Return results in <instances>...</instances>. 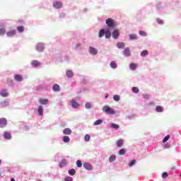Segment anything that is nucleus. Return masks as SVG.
Wrapping results in <instances>:
<instances>
[{
    "mask_svg": "<svg viewBox=\"0 0 181 181\" xmlns=\"http://www.w3.org/2000/svg\"><path fill=\"white\" fill-rule=\"evenodd\" d=\"M103 112H106V114H109L110 115H112L115 114V111H114V109L110 107L108 105H105L103 107Z\"/></svg>",
    "mask_w": 181,
    "mask_h": 181,
    "instance_id": "1",
    "label": "nucleus"
},
{
    "mask_svg": "<svg viewBox=\"0 0 181 181\" xmlns=\"http://www.w3.org/2000/svg\"><path fill=\"white\" fill-rule=\"evenodd\" d=\"M106 24L107 25L108 28H115V26H117V24H115V22L112 18H107L106 20Z\"/></svg>",
    "mask_w": 181,
    "mask_h": 181,
    "instance_id": "2",
    "label": "nucleus"
},
{
    "mask_svg": "<svg viewBox=\"0 0 181 181\" xmlns=\"http://www.w3.org/2000/svg\"><path fill=\"white\" fill-rule=\"evenodd\" d=\"M53 6L56 9H60V8H62V6H63V4L61 1H55L53 4Z\"/></svg>",
    "mask_w": 181,
    "mask_h": 181,
    "instance_id": "3",
    "label": "nucleus"
},
{
    "mask_svg": "<svg viewBox=\"0 0 181 181\" xmlns=\"http://www.w3.org/2000/svg\"><path fill=\"white\" fill-rule=\"evenodd\" d=\"M15 35H16V30H11L6 33L8 37H12V36H15Z\"/></svg>",
    "mask_w": 181,
    "mask_h": 181,
    "instance_id": "4",
    "label": "nucleus"
},
{
    "mask_svg": "<svg viewBox=\"0 0 181 181\" xmlns=\"http://www.w3.org/2000/svg\"><path fill=\"white\" fill-rule=\"evenodd\" d=\"M36 47L38 52H43V50H45V45H43L42 43H38L36 45Z\"/></svg>",
    "mask_w": 181,
    "mask_h": 181,
    "instance_id": "5",
    "label": "nucleus"
},
{
    "mask_svg": "<svg viewBox=\"0 0 181 181\" xmlns=\"http://www.w3.org/2000/svg\"><path fill=\"white\" fill-rule=\"evenodd\" d=\"M89 52L90 53V54L95 55L97 54V53H98V51L97 50V49L93 47H89Z\"/></svg>",
    "mask_w": 181,
    "mask_h": 181,
    "instance_id": "6",
    "label": "nucleus"
},
{
    "mask_svg": "<svg viewBox=\"0 0 181 181\" xmlns=\"http://www.w3.org/2000/svg\"><path fill=\"white\" fill-rule=\"evenodd\" d=\"M83 168L86 169L87 170H93V165L88 163H83Z\"/></svg>",
    "mask_w": 181,
    "mask_h": 181,
    "instance_id": "7",
    "label": "nucleus"
},
{
    "mask_svg": "<svg viewBox=\"0 0 181 181\" xmlns=\"http://www.w3.org/2000/svg\"><path fill=\"white\" fill-rule=\"evenodd\" d=\"M14 79L16 81H23V76L21 74H17L14 76Z\"/></svg>",
    "mask_w": 181,
    "mask_h": 181,
    "instance_id": "8",
    "label": "nucleus"
},
{
    "mask_svg": "<svg viewBox=\"0 0 181 181\" xmlns=\"http://www.w3.org/2000/svg\"><path fill=\"white\" fill-rule=\"evenodd\" d=\"M0 95H1V97H8V95H9V93H8V90H6V89H3L0 92Z\"/></svg>",
    "mask_w": 181,
    "mask_h": 181,
    "instance_id": "9",
    "label": "nucleus"
},
{
    "mask_svg": "<svg viewBox=\"0 0 181 181\" xmlns=\"http://www.w3.org/2000/svg\"><path fill=\"white\" fill-rule=\"evenodd\" d=\"M31 64L33 67H39V66H40V62L37 60H33Z\"/></svg>",
    "mask_w": 181,
    "mask_h": 181,
    "instance_id": "10",
    "label": "nucleus"
},
{
    "mask_svg": "<svg viewBox=\"0 0 181 181\" xmlns=\"http://www.w3.org/2000/svg\"><path fill=\"white\" fill-rule=\"evenodd\" d=\"M71 104L73 108H78V107H80V105L77 102L74 101V100H71Z\"/></svg>",
    "mask_w": 181,
    "mask_h": 181,
    "instance_id": "11",
    "label": "nucleus"
},
{
    "mask_svg": "<svg viewBox=\"0 0 181 181\" xmlns=\"http://www.w3.org/2000/svg\"><path fill=\"white\" fill-rule=\"evenodd\" d=\"M6 125V119L2 118L0 119V127L4 128Z\"/></svg>",
    "mask_w": 181,
    "mask_h": 181,
    "instance_id": "12",
    "label": "nucleus"
},
{
    "mask_svg": "<svg viewBox=\"0 0 181 181\" xmlns=\"http://www.w3.org/2000/svg\"><path fill=\"white\" fill-rule=\"evenodd\" d=\"M119 37V31H118V30H115L112 33V37H113V39H117Z\"/></svg>",
    "mask_w": 181,
    "mask_h": 181,
    "instance_id": "13",
    "label": "nucleus"
},
{
    "mask_svg": "<svg viewBox=\"0 0 181 181\" xmlns=\"http://www.w3.org/2000/svg\"><path fill=\"white\" fill-rule=\"evenodd\" d=\"M117 148H122V145H124V140L123 139H119L116 142Z\"/></svg>",
    "mask_w": 181,
    "mask_h": 181,
    "instance_id": "14",
    "label": "nucleus"
},
{
    "mask_svg": "<svg viewBox=\"0 0 181 181\" xmlns=\"http://www.w3.org/2000/svg\"><path fill=\"white\" fill-rule=\"evenodd\" d=\"M63 134L64 135H71V129L66 128L63 130Z\"/></svg>",
    "mask_w": 181,
    "mask_h": 181,
    "instance_id": "15",
    "label": "nucleus"
},
{
    "mask_svg": "<svg viewBox=\"0 0 181 181\" xmlns=\"http://www.w3.org/2000/svg\"><path fill=\"white\" fill-rule=\"evenodd\" d=\"M52 90H53V91H55V92L60 91V86H59L58 84L55 83L53 86V87H52Z\"/></svg>",
    "mask_w": 181,
    "mask_h": 181,
    "instance_id": "16",
    "label": "nucleus"
},
{
    "mask_svg": "<svg viewBox=\"0 0 181 181\" xmlns=\"http://www.w3.org/2000/svg\"><path fill=\"white\" fill-rule=\"evenodd\" d=\"M124 56H127V57H129V56H131V51L129 50V48H126L124 50Z\"/></svg>",
    "mask_w": 181,
    "mask_h": 181,
    "instance_id": "17",
    "label": "nucleus"
},
{
    "mask_svg": "<svg viewBox=\"0 0 181 181\" xmlns=\"http://www.w3.org/2000/svg\"><path fill=\"white\" fill-rule=\"evenodd\" d=\"M4 139H11V138H12V136L11 135V133L5 132L4 134Z\"/></svg>",
    "mask_w": 181,
    "mask_h": 181,
    "instance_id": "18",
    "label": "nucleus"
},
{
    "mask_svg": "<svg viewBox=\"0 0 181 181\" xmlns=\"http://www.w3.org/2000/svg\"><path fill=\"white\" fill-rule=\"evenodd\" d=\"M129 37L130 40H136L138 39V37L135 34H130Z\"/></svg>",
    "mask_w": 181,
    "mask_h": 181,
    "instance_id": "19",
    "label": "nucleus"
},
{
    "mask_svg": "<svg viewBox=\"0 0 181 181\" xmlns=\"http://www.w3.org/2000/svg\"><path fill=\"white\" fill-rule=\"evenodd\" d=\"M67 165V161L66 160H62L59 163V168H64V166H66Z\"/></svg>",
    "mask_w": 181,
    "mask_h": 181,
    "instance_id": "20",
    "label": "nucleus"
},
{
    "mask_svg": "<svg viewBox=\"0 0 181 181\" xmlns=\"http://www.w3.org/2000/svg\"><path fill=\"white\" fill-rule=\"evenodd\" d=\"M117 47H118V49H124V47H125V43H124V42H118L117 44Z\"/></svg>",
    "mask_w": 181,
    "mask_h": 181,
    "instance_id": "21",
    "label": "nucleus"
},
{
    "mask_svg": "<svg viewBox=\"0 0 181 181\" xmlns=\"http://www.w3.org/2000/svg\"><path fill=\"white\" fill-rule=\"evenodd\" d=\"M66 75L67 76V77H69L70 78L73 77L74 74H73L72 71L67 70L66 72Z\"/></svg>",
    "mask_w": 181,
    "mask_h": 181,
    "instance_id": "22",
    "label": "nucleus"
},
{
    "mask_svg": "<svg viewBox=\"0 0 181 181\" xmlns=\"http://www.w3.org/2000/svg\"><path fill=\"white\" fill-rule=\"evenodd\" d=\"M5 33H6V29H5L4 27L1 28H0V35L4 36V35H5Z\"/></svg>",
    "mask_w": 181,
    "mask_h": 181,
    "instance_id": "23",
    "label": "nucleus"
},
{
    "mask_svg": "<svg viewBox=\"0 0 181 181\" xmlns=\"http://www.w3.org/2000/svg\"><path fill=\"white\" fill-rule=\"evenodd\" d=\"M149 54V52H148V50H144L143 52H141V53L140 54V55L141 56V57H145V56H148Z\"/></svg>",
    "mask_w": 181,
    "mask_h": 181,
    "instance_id": "24",
    "label": "nucleus"
},
{
    "mask_svg": "<svg viewBox=\"0 0 181 181\" xmlns=\"http://www.w3.org/2000/svg\"><path fill=\"white\" fill-rule=\"evenodd\" d=\"M39 102L42 104L43 105H46V104H47V103H49V100H47V99H40Z\"/></svg>",
    "mask_w": 181,
    "mask_h": 181,
    "instance_id": "25",
    "label": "nucleus"
},
{
    "mask_svg": "<svg viewBox=\"0 0 181 181\" xmlns=\"http://www.w3.org/2000/svg\"><path fill=\"white\" fill-rule=\"evenodd\" d=\"M17 30L19 32V33H22L25 31V28L22 25L17 27Z\"/></svg>",
    "mask_w": 181,
    "mask_h": 181,
    "instance_id": "26",
    "label": "nucleus"
},
{
    "mask_svg": "<svg viewBox=\"0 0 181 181\" xmlns=\"http://www.w3.org/2000/svg\"><path fill=\"white\" fill-rule=\"evenodd\" d=\"M105 35L106 39H110V37H111V32H110V30L105 31Z\"/></svg>",
    "mask_w": 181,
    "mask_h": 181,
    "instance_id": "27",
    "label": "nucleus"
},
{
    "mask_svg": "<svg viewBox=\"0 0 181 181\" xmlns=\"http://www.w3.org/2000/svg\"><path fill=\"white\" fill-rule=\"evenodd\" d=\"M105 35V30L104 29L100 30L98 34L99 37H103Z\"/></svg>",
    "mask_w": 181,
    "mask_h": 181,
    "instance_id": "28",
    "label": "nucleus"
},
{
    "mask_svg": "<svg viewBox=\"0 0 181 181\" xmlns=\"http://www.w3.org/2000/svg\"><path fill=\"white\" fill-rule=\"evenodd\" d=\"M103 119H98L96 121H95V122L93 123V125L97 126V125H101V124H103Z\"/></svg>",
    "mask_w": 181,
    "mask_h": 181,
    "instance_id": "29",
    "label": "nucleus"
},
{
    "mask_svg": "<svg viewBox=\"0 0 181 181\" xmlns=\"http://www.w3.org/2000/svg\"><path fill=\"white\" fill-rule=\"evenodd\" d=\"M63 141L65 142V144H67V143L70 142V137H69L67 136H63Z\"/></svg>",
    "mask_w": 181,
    "mask_h": 181,
    "instance_id": "30",
    "label": "nucleus"
},
{
    "mask_svg": "<svg viewBox=\"0 0 181 181\" xmlns=\"http://www.w3.org/2000/svg\"><path fill=\"white\" fill-rule=\"evenodd\" d=\"M156 111H157V112H163V107L162 106H157L156 108Z\"/></svg>",
    "mask_w": 181,
    "mask_h": 181,
    "instance_id": "31",
    "label": "nucleus"
},
{
    "mask_svg": "<svg viewBox=\"0 0 181 181\" xmlns=\"http://www.w3.org/2000/svg\"><path fill=\"white\" fill-rule=\"evenodd\" d=\"M115 159H117V156H115V155L112 154V156H110L109 161L114 162V160H115Z\"/></svg>",
    "mask_w": 181,
    "mask_h": 181,
    "instance_id": "32",
    "label": "nucleus"
},
{
    "mask_svg": "<svg viewBox=\"0 0 181 181\" xmlns=\"http://www.w3.org/2000/svg\"><path fill=\"white\" fill-rule=\"evenodd\" d=\"M129 68L131 70H136V64H134V63L130 64Z\"/></svg>",
    "mask_w": 181,
    "mask_h": 181,
    "instance_id": "33",
    "label": "nucleus"
},
{
    "mask_svg": "<svg viewBox=\"0 0 181 181\" xmlns=\"http://www.w3.org/2000/svg\"><path fill=\"white\" fill-rule=\"evenodd\" d=\"M111 128H113L114 129H118L119 128V125H118L115 123H112Z\"/></svg>",
    "mask_w": 181,
    "mask_h": 181,
    "instance_id": "34",
    "label": "nucleus"
},
{
    "mask_svg": "<svg viewBox=\"0 0 181 181\" xmlns=\"http://www.w3.org/2000/svg\"><path fill=\"white\" fill-rule=\"evenodd\" d=\"M69 175H70L71 176H74V175H76V170L74 169L69 170Z\"/></svg>",
    "mask_w": 181,
    "mask_h": 181,
    "instance_id": "35",
    "label": "nucleus"
},
{
    "mask_svg": "<svg viewBox=\"0 0 181 181\" xmlns=\"http://www.w3.org/2000/svg\"><path fill=\"white\" fill-rule=\"evenodd\" d=\"M38 113H39V115H43V107L39 106Z\"/></svg>",
    "mask_w": 181,
    "mask_h": 181,
    "instance_id": "36",
    "label": "nucleus"
},
{
    "mask_svg": "<svg viewBox=\"0 0 181 181\" xmlns=\"http://www.w3.org/2000/svg\"><path fill=\"white\" fill-rule=\"evenodd\" d=\"M110 67L112 69H117V64L115 63V62L112 61L110 62Z\"/></svg>",
    "mask_w": 181,
    "mask_h": 181,
    "instance_id": "37",
    "label": "nucleus"
},
{
    "mask_svg": "<svg viewBox=\"0 0 181 181\" xmlns=\"http://www.w3.org/2000/svg\"><path fill=\"white\" fill-rule=\"evenodd\" d=\"M132 90L133 93H135V94H138V93H139V88L137 87H133Z\"/></svg>",
    "mask_w": 181,
    "mask_h": 181,
    "instance_id": "38",
    "label": "nucleus"
},
{
    "mask_svg": "<svg viewBox=\"0 0 181 181\" xmlns=\"http://www.w3.org/2000/svg\"><path fill=\"white\" fill-rule=\"evenodd\" d=\"M127 150L125 148H122L119 151V155H125Z\"/></svg>",
    "mask_w": 181,
    "mask_h": 181,
    "instance_id": "39",
    "label": "nucleus"
},
{
    "mask_svg": "<svg viewBox=\"0 0 181 181\" xmlns=\"http://www.w3.org/2000/svg\"><path fill=\"white\" fill-rule=\"evenodd\" d=\"M90 138L91 137L90 136V134H86L84 137V140L86 141V142H88Z\"/></svg>",
    "mask_w": 181,
    "mask_h": 181,
    "instance_id": "40",
    "label": "nucleus"
},
{
    "mask_svg": "<svg viewBox=\"0 0 181 181\" xmlns=\"http://www.w3.org/2000/svg\"><path fill=\"white\" fill-rule=\"evenodd\" d=\"M135 163H136V160H132L129 163V166L131 168V167L134 166V165H135Z\"/></svg>",
    "mask_w": 181,
    "mask_h": 181,
    "instance_id": "41",
    "label": "nucleus"
},
{
    "mask_svg": "<svg viewBox=\"0 0 181 181\" xmlns=\"http://www.w3.org/2000/svg\"><path fill=\"white\" fill-rule=\"evenodd\" d=\"M170 138V135H167L163 140V142L165 144V142H168L169 141V139Z\"/></svg>",
    "mask_w": 181,
    "mask_h": 181,
    "instance_id": "42",
    "label": "nucleus"
},
{
    "mask_svg": "<svg viewBox=\"0 0 181 181\" xmlns=\"http://www.w3.org/2000/svg\"><path fill=\"white\" fill-rule=\"evenodd\" d=\"M139 33L140 36H144V37L147 36L146 32H145V31L141 30L139 32Z\"/></svg>",
    "mask_w": 181,
    "mask_h": 181,
    "instance_id": "43",
    "label": "nucleus"
},
{
    "mask_svg": "<svg viewBox=\"0 0 181 181\" xmlns=\"http://www.w3.org/2000/svg\"><path fill=\"white\" fill-rule=\"evenodd\" d=\"M76 165L78 166V168H81V166H83V163H81V161L80 160H78L76 161Z\"/></svg>",
    "mask_w": 181,
    "mask_h": 181,
    "instance_id": "44",
    "label": "nucleus"
},
{
    "mask_svg": "<svg viewBox=\"0 0 181 181\" xmlns=\"http://www.w3.org/2000/svg\"><path fill=\"white\" fill-rule=\"evenodd\" d=\"M114 101H119V95H115L113 97Z\"/></svg>",
    "mask_w": 181,
    "mask_h": 181,
    "instance_id": "45",
    "label": "nucleus"
},
{
    "mask_svg": "<svg viewBox=\"0 0 181 181\" xmlns=\"http://www.w3.org/2000/svg\"><path fill=\"white\" fill-rule=\"evenodd\" d=\"M85 107L87 110H90V108H91V104L90 103H86Z\"/></svg>",
    "mask_w": 181,
    "mask_h": 181,
    "instance_id": "46",
    "label": "nucleus"
},
{
    "mask_svg": "<svg viewBox=\"0 0 181 181\" xmlns=\"http://www.w3.org/2000/svg\"><path fill=\"white\" fill-rule=\"evenodd\" d=\"M169 176V174L167 172H164L162 174V177L165 178L168 177Z\"/></svg>",
    "mask_w": 181,
    "mask_h": 181,
    "instance_id": "47",
    "label": "nucleus"
},
{
    "mask_svg": "<svg viewBox=\"0 0 181 181\" xmlns=\"http://www.w3.org/2000/svg\"><path fill=\"white\" fill-rule=\"evenodd\" d=\"M143 97H144V98H145L146 100H149V94H148V93H146V94H144L143 95Z\"/></svg>",
    "mask_w": 181,
    "mask_h": 181,
    "instance_id": "48",
    "label": "nucleus"
},
{
    "mask_svg": "<svg viewBox=\"0 0 181 181\" xmlns=\"http://www.w3.org/2000/svg\"><path fill=\"white\" fill-rule=\"evenodd\" d=\"M64 181H73V177H65Z\"/></svg>",
    "mask_w": 181,
    "mask_h": 181,
    "instance_id": "49",
    "label": "nucleus"
},
{
    "mask_svg": "<svg viewBox=\"0 0 181 181\" xmlns=\"http://www.w3.org/2000/svg\"><path fill=\"white\" fill-rule=\"evenodd\" d=\"M157 22L159 25H163V21L160 19H157Z\"/></svg>",
    "mask_w": 181,
    "mask_h": 181,
    "instance_id": "50",
    "label": "nucleus"
},
{
    "mask_svg": "<svg viewBox=\"0 0 181 181\" xmlns=\"http://www.w3.org/2000/svg\"><path fill=\"white\" fill-rule=\"evenodd\" d=\"M164 148H165V149H168V148H169V146H168V145H165V146H164Z\"/></svg>",
    "mask_w": 181,
    "mask_h": 181,
    "instance_id": "51",
    "label": "nucleus"
},
{
    "mask_svg": "<svg viewBox=\"0 0 181 181\" xmlns=\"http://www.w3.org/2000/svg\"><path fill=\"white\" fill-rule=\"evenodd\" d=\"M66 16V14L62 13V18H64Z\"/></svg>",
    "mask_w": 181,
    "mask_h": 181,
    "instance_id": "52",
    "label": "nucleus"
},
{
    "mask_svg": "<svg viewBox=\"0 0 181 181\" xmlns=\"http://www.w3.org/2000/svg\"><path fill=\"white\" fill-rule=\"evenodd\" d=\"M76 46H77V47H78V46H81V45L78 44Z\"/></svg>",
    "mask_w": 181,
    "mask_h": 181,
    "instance_id": "53",
    "label": "nucleus"
},
{
    "mask_svg": "<svg viewBox=\"0 0 181 181\" xmlns=\"http://www.w3.org/2000/svg\"><path fill=\"white\" fill-rule=\"evenodd\" d=\"M1 105H2V107H5V105H4V103H1Z\"/></svg>",
    "mask_w": 181,
    "mask_h": 181,
    "instance_id": "54",
    "label": "nucleus"
},
{
    "mask_svg": "<svg viewBox=\"0 0 181 181\" xmlns=\"http://www.w3.org/2000/svg\"><path fill=\"white\" fill-rule=\"evenodd\" d=\"M1 163H2V160H0V165H1Z\"/></svg>",
    "mask_w": 181,
    "mask_h": 181,
    "instance_id": "55",
    "label": "nucleus"
}]
</instances>
